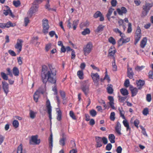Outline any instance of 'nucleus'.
Wrapping results in <instances>:
<instances>
[{
	"label": "nucleus",
	"mask_w": 153,
	"mask_h": 153,
	"mask_svg": "<svg viewBox=\"0 0 153 153\" xmlns=\"http://www.w3.org/2000/svg\"><path fill=\"white\" fill-rule=\"evenodd\" d=\"M56 68L51 64H48V66L46 65L42 66L41 76L43 82L46 84L48 81L52 83H56Z\"/></svg>",
	"instance_id": "nucleus-1"
},
{
	"label": "nucleus",
	"mask_w": 153,
	"mask_h": 153,
	"mask_svg": "<svg viewBox=\"0 0 153 153\" xmlns=\"http://www.w3.org/2000/svg\"><path fill=\"white\" fill-rule=\"evenodd\" d=\"M153 6V3H146L143 6V11L141 16L144 17L146 16Z\"/></svg>",
	"instance_id": "nucleus-2"
},
{
	"label": "nucleus",
	"mask_w": 153,
	"mask_h": 153,
	"mask_svg": "<svg viewBox=\"0 0 153 153\" xmlns=\"http://www.w3.org/2000/svg\"><path fill=\"white\" fill-rule=\"evenodd\" d=\"M88 80L84 81L82 83L81 88L85 95H87L89 92V85L88 84Z\"/></svg>",
	"instance_id": "nucleus-3"
},
{
	"label": "nucleus",
	"mask_w": 153,
	"mask_h": 153,
	"mask_svg": "<svg viewBox=\"0 0 153 153\" xmlns=\"http://www.w3.org/2000/svg\"><path fill=\"white\" fill-rule=\"evenodd\" d=\"M93 45L92 42H89L84 46L83 50L84 54L85 56L89 54L93 49Z\"/></svg>",
	"instance_id": "nucleus-4"
},
{
	"label": "nucleus",
	"mask_w": 153,
	"mask_h": 153,
	"mask_svg": "<svg viewBox=\"0 0 153 153\" xmlns=\"http://www.w3.org/2000/svg\"><path fill=\"white\" fill-rule=\"evenodd\" d=\"M43 29L42 31L45 34L48 33L49 28L48 21L47 19H43L42 20Z\"/></svg>",
	"instance_id": "nucleus-5"
},
{
	"label": "nucleus",
	"mask_w": 153,
	"mask_h": 153,
	"mask_svg": "<svg viewBox=\"0 0 153 153\" xmlns=\"http://www.w3.org/2000/svg\"><path fill=\"white\" fill-rule=\"evenodd\" d=\"M23 42V41L21 39H17L16 43L14 46L18 53H19L22 51Z\"/></svg>",
	"instance_id": "nucleus-6"
},
{
	"label": "nucleus",
	"mask_w": 153,
	"mask_h": 153,
	"mask_svg": "<svg viewBox=\"0 0 153 153\" xmlns=\"http://www.w3.org/2000/svg\"><path fill=\"white\" fill-rule=\"evenodd\" d=\"M46 106L47 112L49 115V118L51 121L52 119V107L51 105L50 101L48 100H47L46 102Z\"/></svg>",
	"instance_id": "nucleus-7"
},
{
	"label": "nucleus",
	"mask_w": 153,
	"mask_h": 153,
	"mask_svg": "<svg viewBox=\"0 0 153 153\" xmlns=\"http://www.w3.org/2000/svg\"><path fill=\"white\" fill-rule=\"evenodd\" d=\"M79 21L78 20H74L73 21L72 24H71L70 20L68 21L67 27L69 29L73 28L74 30H75L77 27Z\"/></svg>",
	"instance_id": "nucleus-8"
},
{
	"label": "nucleus",
	"mask_w": 153,
	"mask_h": 153,
	"mask_svg": "<svg viewBox=\"0 0 153 153\" xmlns=\"http://www.w3.org/2000/svg\"><path fill=\"white\" fill-rule=\"evenodd\" d=\"M116 52V50L114 46H111L108 50V56L112 57L113 60L115 59L114 55Z\"/></svg>",
	"instance_id": "nucleus-9"
},
{
	"label": "nucleus",
	"mask_w": 153,
	"mask_h": 153,
	"mask_svg": "<svg viewBox=\"0 0 153 153\" xmlns=\"http://www.w3.org/2000/svg\"><path fill=\"white\" fill-rule=\"evenodd\" d=\"M2 84L4 92L6 96H7L9 91V84L6 81H2Z\"/></svg>",
	"instance_id": "nucleus-10"
},
{
	"label": "nucleus",
	"mask_w": 153,
	"mask_h": 153,
	"mask_svg": "<svg viewBox=\"0 0 153 153\" xmlns=\"http://www.w3.org/2000/svg\"><path fill=\"white\" fill-rule=\"evenodd\" d=\"M91 76L94 83L98 85L100 79V76L98 73H91Z\"/></svg>",
	"instance_id": "nucleus-11"
},
{
	"label": "nucleus",
	"mask_w": 153,
	"mask_h": 153,
	"mask_svg": "<svg viewBox=\"0 0 153 153\" xmlns=\"http://www.w3.org/2000/svg\"><path fill=\"white\" fill-rule=\"evenodd\" d=\"M15 25V24H13L10 21L7 22L6 23H0V27L2 28H8L11 27H13Z\"/></svg>",
	"instance_id": "nucleus-12"
},
{
	"label": "nucleus",
	"mask_w": 153,
	"mask_h": 153,
	"mask_svg": "<svg viewBox=\"0 0 153 153\" xmlns=\"http://www.w3.org/2000/svg\"><path fill=\"white\" fill-rule=\"evenodd\" d=\"M31 141H30V144H39L40 142V139H37V136H33L31 137Z\"/></svg>",
	"instance_id": "nucleus-13"
},
{
	"label": "nucleus",
	"mask_w": 153,
	"mask_h": 153,
	"mask_svg": "<svg viewBox=\"0 0 153 153\" xmlns=\"http://www.w3.org/2000/svg\"><path fill=\"white\" fill-rule=\"evenodd\" d=\"M117 11L119 15L122 16L123 14H126L127 12V10L125 7H123L120 8H117Z\"/></svg>",
	"instance_id": "nucleus-14"
},
{
	"label": "nucleus",
	"mask_w": 153,
	"mask_h": 153,
	"mask_svg": "<svg viewBox=\"0 0 153 153\" xmlns=\"http://www.w3.org/2000/svg\"><path fill=\"white\" fill-rule=\"evenodd\" d=\"M125 37V35L124 34V37H123V39H122L120 42V39L118 41V43L119 46L122 45L123 44L126 43L130 40V37H127L126 39H124Z\"/></svg>",
	"instance_id": "nucleus-15"
},
{
	"label": "nucleus",
	"mask_w": 153,
	"mask_h": 153,
	"mask_svg": "<svg viewBox=\"0 0 153 153\" xmlns=\"http://www.w3.org/2000/svg\"><path fill=\"white\" fill-rule=\"evenodd\" d=\"M129 89L131 93V97H133L136 96L138 91V89L136 88H134L132 85H130Z\"/></svg>",
	"instance_id": "nucleus-16"
},
{
	"label": "nucleus",
	"mask_w": 153,
	"mask_h": 153,
	"mask_svg": "<svg viewBox=\"0 0 153 153\" xmlns=\"http://www.w3.org/2000/svg\"><path fill=\"white\" fill-rule=\"evenodd\" d=\"M114 10V9L112 7L110 8L108 10V12L106 14V16L109 21H111L110 16Z\"/></svg>",
	"instance_id": "nucleus-17"
},
{
	"label": "nucleus",
	"mask_w": 153,
	"mask_h": 153,
	"mask_svg": "<svg viewBox=\"0 0 153 153\" xmlns=\"http://www.w3.org/2000/svg\"><path fill=\"white\" fill-rule=\"evenodd\" d=\"M39 7V6H37L33 5V6L29 10L28 12L29 14L32 15L33 14L37 11Z\"/></svg>",
	"instance_id": "nucleus-18"
},
{
	"label": "nucleus",
	"mask_w": 153,
	"mask_h": 153,
	"mask_svg": "<svg viewBox=\"0 0 153 153\" xmlns=\"http://www.w3.org/2000/svg\"><path fill=\"white\" fill-rule=\"evenodd\" d=\"M136 83L137 85V87L138 88V89H141L144 85L145 82L143 80L140 79L138 81H136Z\"/></svg>",
	"instance_id": "nucleus-19"
},
{
	"label": "nucleus",
	"mask_w": 153,
	"mask_h": 153,
	"mask_svg": "<svg viewBox=\"0 0 153 153\" xmlns=\"http://www.w3.org/2000/svg\"><path fill=\"white\" fill-rule=\"evenodd\" d=\"M115 130L117 133L119 135L121 134V125L119 122H117L115 128Z\"/></svg>",
	"instance_id": "nucleus-20"
},
{
	"label": "nucleus",
	"mask_w": 153,
	"mask_h": 153,
	"mask_svg": "<svg viewBox=\"0 0 153 153\" xmlns=\"http://www.w3.org/2000/svg\"><path fill=\"white\" fill-rule=\"evenodd\" d=\"M96 140L97 143L96 147L98 148L101 147L102 146V138L99 137H96Z\"/></svg>",
	"instance_id": "nucleus-21"
},
{
	"label": "nucleus",
	"mask_w": 153,
	"mask_h": 153,
	"mask_svg": "<svg viewBox=\"0 0 153 153\" xmlns=\"http://www.w3.org/2000/svg\"><path fill=\"white\" fill-rule=\"evenodd\" d=\"M127 74L128 76L130 79L133 78L134 73L133 72L131 68H127Z\"/></svg>",
	"instance_id": "nucleus-22"
},
{
	"label": "nucleus",
	"mask_w": 153,
	"mask_h": 153,
	"mask_svg": "<svg viewBox=\"0 0 153 153\" xmlns=\"http://www.w3.org/2000/svg\"><path fill=\"white\" fill-rule=\"evenodd\" d=\"M113 31L117 34H119L121 38L120 39V42L123 37H124V34L117 28H114L113 29Z\"/></svg>",
	"instance_id": "nucleus-23"
},
{
	"label": "nucleus",
	"mask_w": 153,
	"mask_h": 153,
	"mask_svg": "<svg viewBox=\"0 0 153 153\" xmlns=\"http://www.w3.org/2000/svg\"><path fill=\"white\" fill-rule=\"evenodd\" d=\"M66 140V137L65 136L64 134H63L62 137L60 138L59 140V144L62 146H64L65 145V142Z\"/></svg>",
	"instance_id": "nucleus-24"
},
{
	"label": "nucleus",
	"mask_w": 153,
	"mask_h": 153,
	"mask_svg": "<svg viewBox=\"0 0 153 153\" xmlns=\"http://www.w3.org/2000/svg\"><path fill=\"white\" fill-rule=\"evenodd\" d=\"M147 42V38L146 37L143 38L140 42V47L142 48H144Z\"/></svg>",
	"instance_id": "nucleus-25"
},
{
	"label": "nucleus",
	"mask_w": 153,
	"mask_h": 153,
	"mask_svg": "<svg viewBox=\"0 0 153 153\" xmlns=\"http://www.w3.org/2000/svg\"><path fill=\"white\" fill-rule=\"evenodd\" d=\"M123 123L125 127L126 128V130L128 131V130H131V128L130 127L129 123L128 121L126 119L124 120L123 121Z\"/></svg>",
	"instance_id": "nucleus-26"
},
{
	"label": "nucleus",
	"mask_w": 153,
	"mask_h": 153,
	"mask_svg": "<svg viewBox=\"0 0 153 153\" xmlns=\"http://www.w3.org/2000/svg\"><path fill=\"white\" fill-rule=\"evenodd\" d=\"M104 27V26L102 25H99L97 29L95 30V33L97 34L99 33L100 32L103 30Z\"/></svg>",
	"instance_id": "nucleus-27"
},
{
	"label": "nucleus",
	"mask_w": 153,
	"mask_h": 153,
	"mask_svg": "<svg viewBox=\"0 0 153 153\" xmlns=\"http://www.w3.org/2000/svg\"><path fill=\"white\" fill-rule=\"evenodd\" d=\"M118 23L120 27L122 26L123 28V31H124L126 29V25L124 23L123 20L122 19H120L118 21Z\"/></svg>",
	"instance_id": "nucleus-28"
},
{
	"label": "nucleus",
	"mask_w": 153,
	"mask_h": 153,
	"mask_svg": "<svg viewBox=\"0 0 153 153\" xmlns=\"http://www.w3.org/2000/svg\"><path fill=\"white\" fill-rule=\"evenodd\" d=\"M39 97V92L37 91L34 93L33 95V99L34 101L36 102H38Z\"/></svg>",
	"instance_id": "nucleus-29"
},
{
	"label": "nucleus",
	"mask_w": 153,
	"mask_h": 153,
	"mask_svg": "<svg viewBox=\"0 0 153 153\" xmlns=\"http://www.w3.org/2000/svg\"><path fill=\"white\" fill-rule=\"evenodd\" d=\"M115 136L113 134H110L108 135V139L111 143H115Z\"/></svg>",
	"instance_id": "nucleus-30"
},
{
	"label": "nucleus",
	"mask_w": 153,
	"mask_h": 153,
	"mask_svg": "<svg viewBox=\"0 0 153 153\" xmlns=\"http://www.w3.org/2000/svg\"><path fill=\"white\" fill-rule=\"evenodd\" d=\"M113 86L112 85H108L106 88L108 93L109 94H111L113 93V89L112 88Z\"/></svg>",
	"instance_id": "nucleus-31"
},
{
	"label": "nucleus",
	"mask_w": 153,
	"mask_h": 153,
	"mask_svg": "<svg viewBox=\"0 0 153 153\" xmlns=\"http://www.w3.org/2000/svg\"><path fill=\"white\" fill-rule=\"evenodd\" d=\"M77 75L79 78L80 79H84V73L82 70H79L77 73Z\"/></svg>",
	"instance_id": "nucleus-32"
},
{
	"label": "nucleus",
	"mask_w": 153,
	"mask_h": 153,
	"mask_svg": "<svg viewBox=\"0 0 153 153\" xmlns=\"http://www.w3.org/2000/svg\"><path fill=\"white\" fill-rule=\"evenodd\" d=\"M13 72L15 76H18L19 75V71L18 68L16 67H14L13 69Z\"/></svg>",
	"instance_id": "nucleus-33"
},
{
	"label": "nucleus",
	"mask_w": 153,
	"mask_h": 153,
	"mask_svg": "<svg viewBox=\"0 0 153 153\" xmlns=\"http://www.w3.org/2000/svg\"><path fill=\"white\" fill-rule=\"evenodd\" d=\"M120 92L123 96H126L128 94V90L125 88H122L120 89Z\"/></svg>",
	"instance_id": "nucleus-34"
},
{
	"label": "nucleus",
	"mask_w": 153,
	"mask_h": 153,
	"mask_svg": "<svg viewBox=\"0 0 153 153\" xmlns=\"http://www.w3.org/2000/svg\"><path fill=\"white\" fill-rule=\"evenodd\" d=\"M118 110L120 112V116L122 117L123 119H125L126 118L124 116L125 111L123 110L122 108H118Z\"/></svg>",
	"instance_id": "nucleus-35"
},
{
	"label": "nucleus",
	"mask_w": 153,
	"mask_h": 153,
	"mask_svg": "<svg viewBox=\"0 0 153 153\" xmlns=\"http://www.w3.org/2000/svg\"><path fill=\"white\" fill-rule=\"evenodd\" d=\"M141 37V35H135V36L134 44L136 45L140 40Z\"/></svg>",
	"instance_id": "nucleus-36"
},
{
	"label": "nucleus",
	"mask_w": 153,
	"mask_h": 153,
	"mask_svg": "<svg viewBox=\"0 0 153 153\" xmlns=\"http://www.w3.org/2000/svg\"><path fill=\"white\" fill-rule=\"evenodd\" d=\"M36 114V112H34L32 110H30V116L32 119H34L35 118Z\"/></svg>",
	"instance_id": "nucleus-37"
},
{
	"label": "nucleus",
	"mask_w": 153,
	"mask_h": 153,
	"mask_svg": "<svg viewBox=\"0 0 153 153\" xmlns=\"http://www.w3.org/2000/svg\"><path fill=\"white\" fill-rule=\"evenodd\" d=\"M12 124L13 126L15 128H18L19 126V123L18 121L17 120H14L12 123Z\"/></svg>",
	"instance_id": "nucleus-38"
},
{
	"label": "nucleus",
	"mask_w": 153,
	"mask_h": 153,
	"mask_svg": "<svg viewBox=\"0 0 153 153\" xmlns=\"http://www.w3.org/2000/svg\"><path fill=\"white\" fill-rule=\"evenodd\" d=\"M1 76L3 79L4 80H8V76L7 74H6L5 73L3 72H1L0 74Z\"/></svg>",
	"instance_id": "nucleus-39"
},
{
	"label": "nucleus",
	"mask_w": 153,
	"mask_h": 153,
	"mask_svg": "<svg viewBox=\"0 0 153 153\" xmlns=\"http://www.w3.org/2000/svg\"><path fill=\"white\" fill-rule=\"evenodd\" d=\"M89 25V22L88 21L81 23L80 24V27L82 28L84 27H88Z\"/></svg>",
	"instance_id": "nucleus-40"
},
{
	"label": "nucleus",
	"mask_w": 153,
	"mask_h": 153,
	"mask_svg": "<svg viewBox=\"0 0 153 153\" xmlns=\"http://www.w3.org/2000/svg\"><path fill=\"white\" fill-rule=\"evenodd\" d=\"M21 2L19 0L13 1V5L16 7H19L21 5Z\"/></svg>",
	"instance_id": "nucleus-41"
},
{
	"label": "nucleus",
	"mask_w": 153,
	"mask_h": 153,
	"mask_svg": "<svg viewBox=\"0 0 153 153\" xmlns=\"http://www.w3.org/2000/svg\"><path fill=\"white\" fill-rule=\"evenodd\" d=\"M58 114H57V120H58L59 121H60L62 119V112L61 110H59V111H57Z\"/></svg>",
	"instance_id": "nucleus-42"
},
{
	"label": "nucleus",
	"mask_w": 153,
	"mask_h": 153,
	"mask_svg": "<svg viewBox=\"0 0 153 153\" xmlns=\"http://www.w3.org/2000/svg\"><path fill=\"white\" fill-rule=\"evenodd\" d=\"M112 67L113 70L114 71H116L117 70V67L116 65L115 59L113 60V61L112 63Z\"/></svg>",
	"instance_id": "nucleus-43"
},
{
	"label": "nucleus",
	"mask_w": 153,
	"mask_h": 153,
	"mask_svg": "<svg viewBox=\"0 0 153 153\" xmlns=\"http://www.w3.org/2000/svg\"><path fill=\"white\" fill-rule=\"evenodd\" d=\"M49 143L50 147L52 148L53 146V135L52 134L50 135L49 138Z\"/></svg>",
	"instance_id": "nucleus-44"
},
{
	"label": "nucleus",
	"mask_w": 153,
	"mask_h": 153,
	"mask_svg": "<svg viewBox=\"0 0 153 153\" xmlns=\"http://www.w3.org/2000/svg\"><path fill=\"white\" fill-rule=\"evenodd\" d=\"M102 13L99 11H97L94 15L93 17L95 18H97L100 17L102 15Z\"/></svg>",
	"instance_id": "nucleus-45"
},
{
	"label": "nucleus",
	"mask_w": 153,
	"mask_h": 153,
	"mask_svg": "<svg viewBox=\"0 0 153 153\" xmlns=\"http://www.w3.org/2000/svg\"><path fill=\"white\" fill-rule=\"evenodd\" d=\"M108 42L113 45H114L116 43L115 40L112 37H110L108 39Z\"/></svg>",
	"instance_id": "nucleus-46"
},
{
	"label": "nucleus",
	"mask_w": 153,
	"mask_h": 153,
	"mask_svg": "<svg viewBox=\"0 0 153 153\" xmlns=\"http://www.w3.org/2000/svg\"><path fill=\"white\" fill-rule=\"evenodd\" d=\"M90 32V29L88 28H86L82 32V34L83 35H85L86 34H89Z\"/></svg>",
	"instance_id": "nucleus-47"
},
{
	"label": "nucleus",
	"mask_w": 153,
	"mask_h": 153,
	"mask_svg": "<svg viewBox=\"0 0 153 153\" xmlns=\"http://www.w3.org/2000/svg\"><path fill=\"white\" fill-rule=\"evenodd\" d=\"M89 113L90 115L92 117H95L97 114L96 111L94 109H92L90 111Z\"/></svg>",
	"instance_id": "nucleus-48"
},
{
	"label": "nucleus",
	"mask_w": 153,
	"mask_h": 153,
	"mask_svg": "<svg viewBox=\"0 0 153 153\" xmlns=\"http://www.w3.org/2000/svg\"><path fill=\"white\" fill-rule=\"evenodd\" d=\"M42 1V0H35L33 3V5L39 6V4H40Z\"/></svg>",
	"instance_id": "nucleus-49"
},
{
	"label": "nucleus",
	"mask_w": 153,
	"mask_h": 153,
	"mask_svg": "<svg viewBox=\"0 0 153 153\" xmlns=\"http://www.w3.org/2000/svg\"><path fill=\"white\" fill-rule=\"evenodd\" d=\"M49 0H48L47 3L45 5V8L46 9L48 10H54V11H56V10H54L52 9L50 7V5L49 4Z\"/></svg>",
	"instance_id": "nucleus-50"
},
{
	"label": "nucleus",
	"mask_w": 153,
	"mask_h": 153,
	"mask_svg": "<svg viewBox=\"0 0 153 153\" xmlns=\"http://www.w3.org/2000/svg\"><path fill=\"white\" fill-rule=\"evenodd\" d=\"M132 31V25L131 23H128L127 32L128 33H131Z\"/></svg>",
	"instance_id": "nucleus-51"
},
{
	"label": "nucleus",
	"mask_w": 153,
	"mask_h": 153,
	"mask_svg": "<svg viewBox=\"0 0 153 153\" xmlns=\"http://www.w3.org/2000/svg\"><path fill=\"white\" fill-rule=\"evenodd\" d=\"M7 10H4L3 11V14L6 16H7L9 13L10 11V9L8 6H7Z\"/></svg>",
	"instance_id": "nucleus-52"
},
{
	"label": "nucleus",
	"mask_w": 153,
	"mask_h": 153,
	"mask_svg": "<svg viewBox=\"0 0 153 153\" xmlns=\"http://www.w3.org/2000/svg\"><path fill=\"white\" fill-rule=\"evenodd\" d=\"M115 113L114 112H112L110 115V119L112 121H114L115 119Z\"/></svg>",
	"instance_id": "nucleus-53"
},
{
	"label": "nucleus",
	"mask_w": 153,
	"mask_h": 153,
	"mask_svg": "<svg viewBox=\"0 0 153 153\" xmlns=\"http://www.w3.org/2000/svg\"><path fill=\"white\" fill-rule=\"evenodd\" d=\"M22 145L21 144L17 148V153H22Z\"/></svg>",
	"instance_id": "nucleus-54"
},
{
	"label": "nucleus",
	"mask_w": 153,
	"mask_h": 153,
	"mask_svg": "<svg viewBox=\"0 0 153 153\" xmlns=\"http://www.w3.org/2000/svg\"><path fill=\"white\" fill-rule=\"evenodd\" d=\"M60 95L63 100H65V94L64 91H60Z\"/></svg>",
	"instance_id": "nucleus-55"
},
{
	"label": "nucleus",
	"mask_w": 153,
	"mask_h": 153,
	"mask_svg": "<svg viewBox=\"0 0 153 153\" xmlns=\"http://www.w3.org/2000/svg\"><path fill=\"white\" fill-rule=\"evenodd\" d=\"M134 126L137 128H138V125L140 123V121L137 119L135 120L133 122Z\"/></svg>",
	"instance_id": "nucleus-56"
},
{
	"label": "nucleus",
	"mask_w": 153,
	"mask_h": 153,
	"mask_svg": "<svg viewBox=\"0 0 153 153\" xmlns=\"http://www.w3.org/2000/svg\"><path fill=\"white\" fill-rule=\"evenodd\" d=\"M51 43H48L45 45V50L46 51L48 52L51 48Z\"/></svg>",
	"instance_id": "nucleus-57"
},
{
	"label": "nucleus",
	"mask_w": 153,
	"mask_h": 153,
	"mask_svg": "<svg viewBox=\"0 0 153 153\" xmlns=\"http://www.w3.org/2000/svg\"><path fill=\"white\" fill-rule=\"evenodd\" d=\"M149 109L147 108H146L144 109L143 111V114L144 115L146 116L149 114Z\"/></svg>",
	"instance_id": "nucleus-58"
},
{
	"label": "nucleus",
	"mask_w": 153,
	"mask_h": 153,
	"mask_svg": "<svg viewBox=\"0 0 153 153\" xmlns=\"http://www.w3.org/2000/svg\"><path fill=\"white\" fill-rule=\"evenodd\" d=\"M145 68V66L143 65H142L141 66H137L135 67V69L137 71H140Z\"/></svg>",
	"instance_id": "nucleus-59"
},
{
	"label": "nucleus",
	"mask_w": 153,
	"mask_h": 153,
	"mask_svg": "<svg viewBox=\"0 0 153 153\" xmlns=\"http://www.w3.org/2000/svg\"><path fill=\"white\" fill-rule=\"evenodd\" d=\"M152 100L151 95L150 94H147L146 96V101L150 102Z\"/></svg>",
	"instance_id": "nucleus-60"
},
{
	"label": "nucleus",
	"mask_w": 153,
	"mask_h": 153,
	"mask_svg": "<svg viewBox=\"0 0 153 153\" xmlns=\"http://www.w3.org/2000/svg\"><path fill=\"white\" fill-rule=\"evenodd\" d=\"M70 116L73 119L76 120V118L74 112L72 111H71L69 112Z\"/></svg>",
	"instance_id": "nucleus-61"
},
{
	"label": "nucleus",
	"mask_w": 153,
	"mask_h": 153,
	"mask_svg": "<svg viewBox=\"0 0 153 153\" xmlns=\"http://www.w3.org/2000/svg\"><path fill=\"white\" fill-rule=\"evenodd\" d=\"M135 34L136 35H141V30L139 26H138L137 27Z\"/></svg>",
	"instance_id": "nucleus-62"
},
{
	"label": "nucleus",
	"mask_w": 153,
	"mask_h": 153,
	"mask_svg": "<svg viewBox=\"0 0 153 153\" xmlns=\"http://www.w3.org/2000/svg\"><path fill=\"white\" fill-rule=\"evenodd\" d=\"M130 82L128 79H126L124 83V85L126 87L128 88L129 86Z\"/></svg>",
	"instance_id": "nucleus-63"
},
{
	"label": "nucleus",
	"mask_w": 153,
	"mask_h": 153,
	"mask_svg": "<svg viewBox=\"0 0 153 153\" xmlns=\"http://www.w3.org/2000/svg\"><path fill=\"white\" fill-rule=\"evenodd\" d=\"M112 148V145L111 143H109L107 144L105 147V149L108 151H110Z\"/></svg>",
	"instance_id": "nucleus-64"
}]
</instances>
